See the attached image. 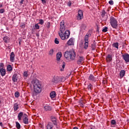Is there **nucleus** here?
Returning <instances> with one entry per match:
<instances>
[{"mask_svg":"<svg viewBox=\"0 0 129 129\" xmlns=\"http://www.w3.org/2000/svg\"><path fill=\"white\" fill-rule=\"evenodd\" d=\"M58 35L61 40H66L70 37V31L66 30L65 21L62 20L60 23L59 32Z\"/></svg>","mask_w":129,"mask_h":129,"instance_id":"nucleus-1","label":"nucleus"},{"mask_svg":"<svg viewBox=\"0 0 129 129\" xmlns=\"http://www.w3.org/2000/svg\"><path fill=\"white\" fill-rule=\"evenodd\" d=\"M63 55L64 57L69 61H73V60H75V58H76V52L73 50L70 51L67 50L64 53Z\"/></svg>","mask_w":129,"mask_h":129,"instance_id":"nucleus-2","label":"nucleus"},{"mask_svg":"<svg viewBox=\"0 0 129 129\" xmlns=\"http://www.w3.org/2000/svg\"><path fill=\"white\" fill-rule=\"evenodd\" d=\"M34 91L36 93H40L42 91V85L38 80H35L33 83Z\"/></svg>","mask_w":129,"mask_h":129,"instance_id":"nucleus-3","label":"nucleus"},{"mask_svg":"<svg viewBox=\"0 0 129 129\" xmlns=\"http://www.w3.org/2000/svg\"><path fill=\"white\" fill-rule=\"evenodd\" d=\"M91 36L90 33H87V34L85 36L84 40V49L85 50H87L88 49V43H89V38Z\"/></svg>","mask_w":129,"mask_h":129,"instance_id":"nucleus-4","label":"nucleus"},{"mask_svg":"<svg viewBox=\"0 0 129 129\" xmlns=\"http://www.w3.org/2000/svg\"><path fill=\"white\" fill-rule=\"evenodd\" d=\"M110 24L113 29L117 28V20L113 16L110 17Z\"/></svg>","mask_w":129,"mask_h":129,"instance_id":"nucleus-5","label":"nucleus"},{"mask_svg":"<svg viewBox=\"0 0 129 129\" xmlns=\"http://www.w3.org/2000/svg\"><path fill=\"white\" fill-rule=\"evenodd\" d=\"M66 80V78L62 77L60 78L58 76L54 77L52 80V82L53 83V84H56L57 83H59V82H60V81L64 82Z\"/></svg>","mask_w":129,"mask_h":129,"instance_id":"nucleus-6","label":"nucleus"},{"mask_svg":"<svg viewBox=\"0 0 129 129\" xmlns=\"http://www.w3.org/2000/svg\"><path fill=\"white\" fill-rule=\"evenodd\" d=\"M101 16L103 19V21L104 22H106V21H107L108 16H107V13L105 12V10H103L102 11Z\"/></svg>","mask_w":129,"mask_h":129,"instance_id":"nucleus-7","label":"nucleus"},{"mask_svg":"<svg viewBox=\"0 0 129 129\" xmlns=\"http://www.w3.org/2000/svg\"><path fill=\"white\" fill-rule=\"evenodd\" d=\"M50 120L52 123L54 124V125H55L56 127H57L58 124L57 123V118H56V117L54 116H51L50 117Z\"/></svg>","mask_w":129,"mask_h":129,"instance_id":"nucleus-8","label":"nucleus"},{"mask_svg":"<svg viewBox=\"0 0 129 129\" xmlns=\"http://www.w3.org/2000/svg\"><path fill=\"white\" fill-rule=\"evenodd\" d=\"M77 18L78 21H81L83 19V12L82 10L78 11V15Z\"/></svg>","mask_w":129,"mask_h":129,"instance_id":"nucleus-9","label":"nucleus"},{"mask_svg":"<svg viewBox=\"0 0 129 129\" xmlns=\"http://www.w3.org/2000/svg\"><path fill=\"white\" fill-rule=\"evenodd\" d=\"M84 60H85L84 57L82 56H78L77 64H78V65H80V64H82V63L84 62Z\"/></svg>","mask_w":129,"mask_h":129,"instance_id":"nucleus-10","label":"nucleus"},{"mask_svg":"<svg viewBox=\"0 0 129 129\" xmlns=\"http://www.w3.org/2000/svg\"><path fill=\"white\" fill-rule=\"evenodd\" d=\"M75 39L73 38H70L67 42L68 46H73L74 45Z\"/></svg>","mask_w":129,"mask_h":129,"instance_id":"nucleus-11","label":"nucleus"},{"mask_svg":"<svg viewBox=\"0 0 129 129\" xmlns=\"http://www.w3.org/2000/svg\"><path fill=\"white\" fill-rule=\"evenodd\" d=\"M24 118L23 119V121L25 124H29V118H28V115L26 114H24Z\"/></svg>","mask_w":129,"mask_h":129,"instance_id":"nucleus-12","label":"nucleus"},{"mask_svg":"<svg viewBox=\"0 0 129 129\" xmlns=\"http://www.w3.org/2000/svg\"><path fill=\"white\" fill-rule=\"evenodd\" d=\"M123 59L124 60L125 62H129V54L128 53H125L122 55Z\"/></svg>","mask_w":129,"mask_h":129,"instance_id":"nucleus-13","label":"nucleus"},{"mask_svg":"<svg viewBox=\"0 0 129 129\" xmlns=\"http://www.w3.org/2000/svg\"><path fill=\"white\" fill-rule=\"evenodd\" d=\"M43 109L45 111H51L52 108L51 106H49V105H46L43 106Z\"/></svg>","mask_w":129,"mask_h":129,"instance_id":"nucleus-14","label":"nucleus"},{"mask_svg":"<svg viewBox=\"0 0 129 129\" xmlns=\"http://www.w3.org/2000/svg\"><path fill=\"white\" fill-rule=\"evenodd\" d=\"M88 80H90L92 82H96V78L93 75H90L88 77Z\"/></svg>","mask_w":129,"mask_h":129,"instance_id":"nucleus-15","label":"nucleus"},{"mask_svg":"<svg viewBox=\"0 0 129 129\" xmlns=\"http://www.w3.org/2000/svg\"><path fill=\"white\" fill-rule=\"evenodd\" d=\"M106 61L108 63L111 62V61H112V55L111 54H108L106 57Z\"/></svg>","mask_w":129,"mask_h":129,"instance_id":"nucleus-16","label":"nucleus"},{"mask_svg":"<svg viewBox=\"0 0 129 129\" xmlns=\"http://www.w3.org/2000/svg\"><path fill=\"white\" fill-rule=\"evenodd\" d=\"M54 124L52 122H48L46 125L47 129H52L54 127Z\"/></svg>","mask_w":129,"mask_h":129,"instance_id":"nucleus-17","label":"nucleus"},{"mask_svg":"<svg viewBox=\"0 0 129 129\" xmlns=\"http://www.w3.org/2000/svg\"><path fill=\"white\" fill-rule=\"evenodd\" d=\"M16 55H15V52H12L10 54V61L11 62H14V60H15V57Z\"/></svg>","mask_w":129,"mask_h":129,"instance_id":"nucleus-18","label":"nucleus"},{"mask_svg":"<svg viewBox=\"0 0 129 129\" xmlns=\"http://www.w3.org/2000/svg\"><path fill=\"white\" fill-rule=\"evenodd\" d=\"M87 27V26H86V24H82L80 26L81 32H83V31L86 30Z\"/></svg>","mask_w":129,"mask_h":129,"instance_id":"nucleus-19","label":"nucleus"},{"mask_svg":"<svg viewBox=\"0 0 129 129\" xmlns=\"http://www.w3.org/2000/svg\"><path fill=\"white\" fill-rule=\"evenodd\" d=\"M61 57H62V52H59L56 54V60L57 61H60L61 59Z\"/></svg>","mask_w":129,"mask_h":129,"instance_id":"nucleus-20","label":"nucleus"},{"mask_svg":"<svg viewBox=\"0 0 129 129\" xmlns=\"http://www.w3.org/2000/svg\"><path fill=\"white\" fill-rule=\"evenodd\" d=\"M125 75V71L122 70H121L120 72L119 76H120V78H123V77Z\"/></svg>","mask_w":129,"mask_h":129,"instance_id":"nucleus-21","label":"nucleus"},{"mask_svg":"<svg viewBox=\"0 0 129 129\" xmlns=\"http://www.w3.org/2000/svg\"><path fill=\"white\" fill-rule=\"evenodd\" d=\"M50 97L53 99V98H55L56 97V92L55 91H52L50 93Z\"/></svg>","mask_w":129,"mask_h":129,"instance_id":"nucleus-22","label":"nucleus"},{"mask_svg":"<svg viewBox=\"0 0 129 129\" xmlns=\"http://www.w3.org/2000/svg\"><path fill=\"white\" fill-rule=\"evenodd\" d=\"M12 80L13 82H17L18 81V75L14 74L12 77Z\"/></svg>","mask_w":129,"mask_h":129,"instance_id":"nucleus-23","label":"nucleus"},{"mask_svg":"<svg viewBox=\"0 0 129 129\" xmlns=\"http://www.w3.org/2000/svg\"><path fill=\"white\" fill-rule=\"evenodd\" d=\"M0 73L2 76H5L6 75V69H0Z\"/></svg>","mask_w":129,"mask_h":129,"instance_id":"nucleus-24","label":"nucleus"},{"mask_svg":"<svg viewBox=\"0 0 129 129\" xmlns=\"http://www.w3.org/2000/svg\"><path fill=\"white\" fill-rule=\"evenodd\" d=\"M24 115V113L23 112H20L18 115V120H22V117Z\"/></svg>","mask_w":129,"mask_h":129,"instance_id":"nucleus-25","label":"nucleus"},{"mask_svg":"<svg viewBox=\"0 0 129 129\" xmlns=\"http://www.w3.org/2000/svg\"><path fill=\"white\" fill-rule=\"evenodd\" d=\"M19 109V104L17 103H16L14 105V111H17Z\"/></svg>","mask_w":129,"mask_h":129,"instance_id":"nucleus-26","label":"nucleus"},{"mask_svg":"<svg viewBox=\"0 0 129 129\" xmlns=\"http://www.w3.org/2000/svg\"><path fill=\"white\" fill-rule=\"evenodd\" d=\"M4 41L5 43H9V42H10V38L8 36H5L4 37Z\"/></svg>","mask_w":129,"mask_h":129,"instance_id":"nucleus-27","label":"nucleus"},{"mask_svg":"<svg viewBox=\"0 0 129 129\" xmlns=\"http://www.w3.org/2000/svg\"><path fill=\"white\" fill-rule=\"evenodd\" d=\"M112 47H114V48H116V49H118V42H115L112 44Z\"/></svg>","mask_w":129,"mask_h":129,"instance_id":"nucleus-28","label":"nucleus"},{"mask_svg":"<svg viewBox=\"0 0 129 129\" xmlns=\"http://www.w3.org/2000/svg\"><path fill=\"white\" fill-rule=\"evenodd\" d=\"M65 65H66V63H65V62L63 61L62 62V68H60V71H64V69L65 68Z\"/></svg>","mask_w":129,"mask_h":129,"instance_id":"nucleus-29","label":"nucleus"},{"mask_svg":"<svg viewBox=\"0 0 129 129\" xmlns=\"http://www.w3.org/2000/svg\"><path fill=\"white\" fill-rule=\"evenodd\" d=\"M13 70V68H12V66L10 64H9L7 66V71H9V72L10 71H12Z\"/></svg>","mask_w":129,"mask_h":129,"instance_id":"nucleus-30","label":"nucleus"},{"mask_svg":"<svg viewBox=\"0 0 129 129\" xmlns=\"http://www.w3.org/2000/svg\"><path fill=\"white\" fill-rule=\"evenodd\" d=\"M53 53L54 50L52 49L49 50L48 54L49 55V56H53Z\"/></svg>","mask_w":129,"mask_h":129,"instance_id":"nucleus-31","label":"nucleus"},{"mask_svg":"<svg viewBox=\"0 0 129 129\" xmlns=\"http://www.w3.org/2000/svg\"><path fill=\"white\" fill-rule=\"evenodd\" d=\"M16 127H17V128H18V129H20V128H21V124H20L19 123V122H18V121H16Z\"/></svg>","mask_w":129,"mask_h":129,"instance_id":"nucleus-32","label":"nucleus"},{"mask_svg":"<svg viewBox=\"0 0 129 129\" xmlns=\"http://www.w3.org/2000/svg\"><path fill=\"white\" fill-rule=\"evenodd\" d=\"M88 89L89 90H91V89H92V84H91V83H90L88 85V87H87Z\"/></svg>","mask_w":129,"mask_h":129,"instance_id":"nucleus-33","label":"nucleus"},{"mask_svg":"<svg viewBox=\"0 0 129 129\" xmlns=\"http://www.w3.org/2000/svg\"><path fill=\"white\" fill-rule=\"evenodd\" d=\"M23 76L25 78H27L28 77V72H27V71L24 72L23 73Z\"/></svg>","mask_w":129,"mask_h":129,"instance_id":"nucleus-34","label":"nucleus"},{"mask_svg":"<svg viewBox=\"0 0 129 129\" xmlns=\"http://www.w3.org/2000/svg\"><path fill=\"white\" fill-rule=\"evenodd\" d=\"M25 27H26V24H25V23H21L20 24V28H21V29H24Z\"/></svg>","mask_w":129,"mask_h":129,"instance_id":"nucleus-35","label":"nucleus"},{"mask_svg":"<svg viewBox=\"0 0 129 129\" xmlns=\"http://www.w3.org/2000/svg\"><path fill=\"white\" fill-rule=\"evenodd\" d=\"M35 28L36 30H39V29H40V26H39V24H36L35 25Z\"/></svg>","mask_w":129,"mask_h":129,"instance_id":"nucleus-36","label":"nucleus"},{"mask_svg":"<svg viewBox=\"0 0 129 129\" xmlns=\"http://www.w3.org/2000/svg\"><path fill=\"white\" fill-rule=\"evenodd\" d=\"M15 97H19L20 96V93L19 92H16L15 93Z\"/></svg>","mask_w":129,"mask_h":129,"instance_id":"nucleus-37","label":"nucleus"},{"mask_svg":"<svg viewBox=\"0 0 129 129\" xmlns=\"http://www.w3.org/2000/svg\"><path fill=\"white\" fill-rule=\"evenodd\" d=\"M111 124H112L113 125H114L115 124H116V122L115 121V120L113 119L111 121Z\"/></svg>","mask_w":129,"mask_h":129,"instance_id":"nucleus-38","label":"nucleus"},{"mask_svg":"<svg viewBox=\"0 0 129 129\" xmlns=\"http://www.w3.org/2000/svg\"><path fill=\"white\" fill-rule=\"evenodd\" d=\"M40 25H43L44 24V20L43 19H40L39 22L38 23Z\"/></svg>","mask_w":129,"mask_h":129,"instance_id":"nucleus-39","label":"nucleus"},{"mask_svg":"<svg viewBox=\"0 0 129 129\" xmlns=\"http://www.w3.org/2000/svg\"><path fill=\"white\" fill-rule=\"evenodd\" d=\"M54 43H55V44H59V40H58V39H57V38H56L55 39V40H54Z\"/></svg>","mask_w":129,"mask_h":129,"instance_id":"nucleus-40","label":"nucleus"},{"mask_svg":"<svg viewBox=\"0 0 129 129\" xmlns=\"http://www.w3.org/2000/svg\"><path fill=\"white\" fill-rule=\"evenodd\" d=\"M4 63H0V69H4Z\"/></svg>","mask_w":129,"mask_h":129,"instance_id":"nucleus-41","label":"nucleus"},{"mask_svg":"<svg viewBox=\"0 0 129 129\" xmlns=\"http://www.w3.org/2000/svg\"><path fill=\"white\" fill-rule=\"evenodd\" d=\"M107 27H105L104 29L102 30V32H104V33L107 32Z\"/></svg>","mask_w":129,"mask_h":129,"instance_id":"nucleus-42","label":"nucleus"},{"mask_svg":"<svg viewBox=\"0 0 129 129\" xmlns=\"http://www.w3.org/2000/svg\"><path fill=\"white\" fill-rule=\"evenodd\" d=\"M68 7H71V5H72V3L71 1H69L67 4Z\"/></svg>","mask_w":129,"mask_h":129,"instance_id":"nucleus-43","label":"nucleus"},{"mask_svg":"<svg viewBox=\"0 0 129 129\" xmlns=\"http://www.w3.org/2000/svg\"><path fill=\"white\" fill-rule=\"evenodd\" d=\"M109 4L111 6H113V1L111 0V1H109Z\"/></svg>","mask_w":129,"mask_h":129,"instance_id":"nucleus-44","label":"nucleus"},{"mask_svg":"<svg viewBox=\"0 0 129 129\" xmlns=\"http://www.w3.org/2000/svg\"><path fill=\"white\" fill-rule=\"evenodd\" d=\"M92 50H95V44H92Z\"/></svg>","mask_w":129,"mask_h":129,"instance_id":"nucleus-45","label":"nucleus"},{"mask_svg":"<svg viewBox=\"0 0 129 129\" xmlns=\"http://www.w3.org/2000/svg\"><path fill=\"white\" fill-rule=\"evenodd\" d=\"M0 13H1V14H4V13H5V9H1V10H0Z\"/></svg>","mask_w":129,"mask_h":129,"instance_id":"nucleus-46","label":"nucleus"},{"mask_svg":"<svg viewBox=\"0 0 129 129\" xmlns=\"http://www.w3.org/2000/svg\"><path fill=\"white\" fill-rule=\"evenodd\" d=\"M40 1H41L43 5L46 4V0H40Z\"/></svg>","mask_w":129,"mask_h":129,"instance_id":"nucleus-47","label":"nucleus"},{"mask_svg":"<svg viewBox=\"0 0 129 129\" xmlns=\"http://www.w3.org/2000/svg\"><path fill=\"white\" fill-rule=\"evenodd\" d=\"M47 28L49 29L50 28V22L47 23Z\"/></svg>","mask_w":129,"mask_h":129,"instance_id":"nucleus-48","label":"nucleus"},{"mask_svg":"<svg viewBox=\"0 0 129 129\" xmlns=\"http://www.w3.org/2000/svg\"><path fill=\"white\" fill-rule=\"evenodd\" d=\"M20 4L21 5H23V4H24V0H21L20 2Z\"/></svg>","mask_w":129,"mask_h":129,"instance_id":"nucleus-49","label":"nucleus"},{"mask_svg":"<svg viewBox=\"0 0 129 129\" xmlns=\"http://www.w3.org/2000/svg\"><path fill=\"white\" fill-rule=\"evenodd\" d=\"M0 125L1 126H3V122H0Z\"/></svg>","mask_w":129,"mask_h":129,"instance_id":"nucleus-50","label":"nucleus"},{"mask_svg":"<svg viewBox=\"0 0 129 129\" xmlns=\"http://www.w3.org/2000/svg\"><path fill=\"white\" fill-rule=\"evenodd\" d=\"M106 82V81H103V83H104V84H105V83Z\"/></svg>","mask_w":129,"mask_h":129,"instance_id":"nucleus-51","label":"nucleus"},{"mask_svg":"<svg viewBox=\"0 0 129 129\" xmlns=\"http://www.w3.org/2000/svg\"><path fill=\"white\" fill-rule=\"evenodd\" d=\"M73 129H79V128H78V127H74L73 128Z\"/></svg>","mask_w":129,"mask_h":129,"instance_id":"nucleus-52","label":"nucleus"},{"mask_svg":"<svg viewBox=\"0 0 129 129\" xmlns=\"http://www.w3.org/2000/svg\"><path fill=\"white\" fill-rule=\"evenodd\" d=\"M2 7H3V5H1L0 8H2Z\"/></svg>","mask_w":129,"mask_h":129,"instance_id":"nucleus-53","label":"nucleus"},{"mask_svg":"<svg viewBox=\"0 0 129 129\" xmlns=\"http://www.w3.org/2000/svg\"><path fill=\"white\" fill-rule=\"evenodd\" d=\"M19 45H21V41L19 42Z\"/></svg>","mask_w":129,"mask_h":129,"instance_id":"nucleus-54","label":"nucleus"}]
</instances>
